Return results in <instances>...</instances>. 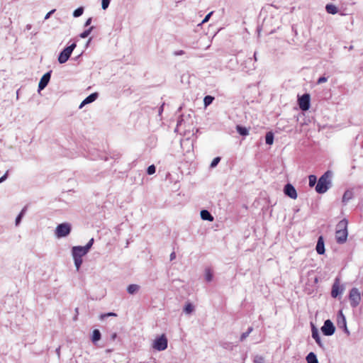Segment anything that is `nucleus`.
I'll use <instances>...</instances> for the list:
<instances>
[{"label":"nucleus","instance_id":"obj_1","mask_svg":"<svg viewBox=\"0 0 363 363\" xmlns=\"http://www.w3.org/2000/svg\"><path fill=\"white\" fill-rule=\"evenodd\" d=\"M331 173L330 171L325 172L318 179L315 186V191L318 194L325 193L330 187Z\"/></svg>","mask_w":363,"mask_h":363},{"label":"nucleus","instance_id":"obj_2","mask_svg":"<svg viewBox=\"0 0 363 363\" xmlns=\"http://www.w3.org/2000/svg\"><path fill=\"white\" fill-rule=\"evenodd\" d=\"M87 252H88L82 246L73 247L72 255L77 271L79 269V267L82 263V257L84 256Z\"/></svg>","mask_w":363,"mask_h":363},{"label":"nucleus","instance_id":"obj_3","mask_svg":"<svg viewBox=\"0 0 363 363\" xmlns=\"http://www.w3.org/2000/svg\"><path fill=\"white\" fill-rule=\"evenodd\" d=\"M346 224V222L342 220L337 225V229L335 232V238L337 242L340 244L344 243L347 238Z\"/></svg>","mask_w":363,"mask_h":363},{"label":"nucleus","instance_id":"obj_4","mask_svg":"<svg viewBox=\"0 0 363 363\" xmlns=\"http://www.w3.org/2000/svg\"><path fill=\"white\" fill-rule=\"evenodd\" d=\"M76 43H72L69 46L65 48L59 55L58 61L60 64L66 62L69 58L74 49L76 48Z\"/></svg>","mask_w":363,"mask_h":363},{"label":"nucleus","instance_id":"obj_5","mask_svg":"<svg viewBox=\"0 0 363 363\" xmlns=\"http://www.w3.org/2000/svg\"><path fill=\"white\" fill-rule=\"evenodd\" d=\"M152 347L157 351L164 350L167 347V339L165 335L162 334L157 337L152 344Z\"/></svg>","mask_w":363,"mask_h":363},{"label":"nucleus","instance_id":"obj_6","mask_svg":"<svg viewBox=\"0 0 363 363\" xmlns=\"http://www.w3.org/2000/svg\"><path fill=\"white\" fill-rule=\"evenodd\" d=\"M71 231V225L67 223L58 225L55 230V235L57 238H62L68 235Z\"/></svg>","mask_w":363,"mask_h":363},{"label":"nucleus","instance_id":"obj_7","mask_svg":"<svg viewBox=\"0 0 363 363\" xmlns=\"http://www.w3.org/2000/svg\"><path fill=\"white\" fill-rule=\"evenodd\" d=\"M349 299L352 307H357L361 301L360 293L356 288H352L350 291Z\"/></svg>","mask_w":363,"mask_h":363},{"label":"nucleus","instance_id":"obj_8","mask_svg":"<svg viewBox=\"0 0 363 363\" xmlns=\"http://www.w3.org/2000/svg\"><path fill=\"white\" fill-rule=\"evenodd\" d=\"M298 103L300 108L302 111H307L310 108V95L305 94L298 99Z\"/></svg>","mask_w":363,"mask_h":363},{"label":"nucleus","instance_id":"obj_9","mask_svg":"<svg viewBox=\"0 0 363 363\" xmlns=\"http://www.w3.org/2000/svg\"><path fill=\"white\" fill-rule=\"evenodd\" d=\"M321 330L325 335L330 336L335 333V328L330 320H326Z\"/></svg>","mask_w":363,"mask_h":363},{"label":"nucleus","instance_id":"obj_10","mask_svg":"<svg viewBox=\"0 0 363 363\" xmlns=\"http://www.w3.org/2000/svg\"><path fill=\"white\" fill-rule=\"evenodd\" d=\"M343 288L340 284L339 279H336L332 287L331 296L333 298L337 297V296L342 293Z\"/></svg>","mask_w":363,"mask_h":363},{"label":"nucleus","instance_id":"obj_11","mask_svg":"<svg viewBox=\"0 0 363 363\" xmlns=\"http://www.w3.org/2000/svg\"><path fill=\"white\" fill-rule=\"evenodd\" d=\"M284 194L287 195L289 197L296 199L297 198V192L294 186L291 184H287L284 186Z\"/></svg>","mask_w":363,"mask_h":363},{"label":"nucleus","instance_id":"obj_12","mask_svg":"<svg viewBox=\"0 0 363 363\" xmlns=\"http://www.w3.org/2000/svg\"><path fill=\"white\" fill-rule=\"evenodd\" d=\"M50 79V73H45L40 79V82L38 84L39 90H43L48 84Z\"/></svg>","mask_w":363,"mask_h":363},{"label":"nucleus","instance_id":"obj_13","mask_svg":"<svg viewBox=\"0 0 363 363\" xmlns=\"http://www.w3.org/2000/svg\"><path fill=\"white\" fill-rule=\"evenodd\" d=\"M315 249L318 254L319 255H323L325 253V246L323 236H320L318 238Z\"/></svg>","mask_w":363,"mask_h":363},{"label":"nucleus","instance_id":"obj_14","mask_svg":"<svg viewBox=\"0 0 363 363\" xmlns=\"http://www.w3.org/2000/svg\"><path fill=\"white\" fill-rule=\"evenodd\" d=\"M98 96L97 93H94L90 94L89 96H87L81 104L80 108L82 107L84 105L91 103L94 101Z\"/></svg>","mask_w":363,"mask_h":363},{"label":"nucleus","instance_id":"obj_15","mask_svg":"<svg viewBox=\"0 0 363 363\" xmlns=\"http://www.w3.org/2000/svg\"><path fill=\"white\" fill-rule=\"evenodd\" d=\"M312 337L320 347H323L318 331L315 327L312 328Z\"/></svg>","mask_w":363,"mask_h":363},{"label":"nucleus","instance_id":"obj_16","mask_svg":"<svg viewBox=\"0 0 363 363\" xmlns=\"http://www.w3.org/2000/svg\"><path fill=\"white\" fill-rule=\"evenodd\" d=\"M201 217L204 220L213 221V216L206 210H202L201 211Z\"/></svg>","mask_w":363,"mask_h":363},{"label":"nucleus","instance_id":"obj_17","mask_svg":"<svg viewBox=\"0 0 363 363\" xmlns=\"http://www.w3.org/2000/svg\"><path fill=\"white\" fill-rule=\"evenodd\" d=\"M325 9L328 13L335 14L338 12L337 8L333 4H327Z\"/></svg>","mask_w":363,"mask_h":363},{"label":"nucleus","instance_id":"obj_18","mask_svg":"<svg viewBox=\"0 0 363 363\" xmlns=\"http://www.w3.org/2000/svg\"><path fill=\"white\" fill-rule=\"evenodd\" d=\"M308 363H318V359L313 352H310L306 357Z\"/></svg>","mask_w":363,"mask_h":363},{"label":"nucleus","instance_id":"obj_19","mask_svg":"<svg viewBox=\"0 0 363 363\" xmlns=\"http://www.w3.org/2000/svg\"><path fill=\"white\" fill-rule=\"evenodd\" d=\"M352 196H353V193L350 190H347L343 194L342 202L343 203L348 202L352 198Z\"/></svg>","mask_w":363,"mask_h":363},{"label":"nucleus","instance_id":"obj_20","mask_svg":"<svg viewBox=\"0 0 363 363\" xmlns=\"http://www.w3.org/2000/svg\"><path fill=\"white\" fill-rule=\"evenodd\" d=\"M236 130L241 135H243V136L247 135L249 133L247 128H246L245 127L240 126V125H237Z\"/></svg>","mask_w":363,"mask_h":363},{"label":"nucleus","instance_id":"obj_21","mask_svg":"<svg viewBox=\"0 0 363 363\" xmlns=\"http://www.w3.org/2000/svg\"><path fill=\"white\" fill-rule=\"evenodd\" d=\"M139 289V286L136 284H130L128 286L127 291L130 294H133Z\"/></svg>","mask_w":363,"mask_h":363},{"label":"nucleus","instance_id":"obj_22","mask_svg":"<svg viewBox=\"0 0 363 363\" xmlns=\"http://www.w3.org/2000/svg\"><path fill=\"white\" fill-rule=\"evenodd\" d=\"M265 140H266V143L268 145H272L273 143L274 135L272 132H268L266 134Z\"/></svg>","mask_w":363,"mask_h":363},{"label":"nucleus","instance_id":"obj_23","mask_svg":"<svg viewBox=\"0 0 363 363\" xmlns=\"http://www.w3.org/2000/svg\"><path fill=\"white\" fill-rule=\"evenodd\" d=\"M101 339V333L99 332V330H94L93 331V335H92V337H91V340L94 342L99 340Z\"/></svg>","mask_w":363,"mask_h":363},{"label":"nucleus","instance_id":"obj_24","mask_svg":"<svg viewBox=\"0 0 363 363\" xmlns=\"http://www.w3.org/2000/svg\"><path fill=\"white\" fill-rule=\"evenodd\" d=\"M214 99V97L211 96H206L203 99V104H204V106L206 107L208 106H209L213 101Z\"/></svg>","mask_w":363,"mask_h":363},{"label":"nucleus","instance_id":"obj_25","mask_svg":"<svg viewBox=\"0 0 363 363\" xmlns=\"http://www.w3.org/2000/svg\"><path fill=\"white\" fill-rule=\"evenodd\" d=\"M308 181H309V186L311 187H313L315 185L317 182V178L315 175H310L308 177Z\"/></svg>","mask_w":363,"mask_h":363},{"label":"nucleus","instance_id":"obj_26","mask_svg":"<svg viewBox=\"0 0 363 363\" xmlns=\"http://www.w3.org/2000/svg\"><path fill=\"white\" fill-rule=\"evenodd\" d=\"M206 279L207 281H211L213 279V273L211 269H206Z\"/></svg>","mask_w":363,"mask_h":363},{"label":"nucleus","instance_id":"obj_27","mask_svg":"<svg viewBox=\"0 0 363 363\" xmlns=\"http://www.w3.org/2000/svg\"><path fill=\"white\" fill-rule=\"evenodd\" d=\"M184 310L186 313L189 314L193 311L194 306H192L191 303H188L186 304Z\"/></svg>","mask_w":363,"mask_h":363},{"label":"nucleus","instance_id":"obj_28","mask_svg":"<svg viewBox=\"0 0 363 363\" xmlns=\"http://www.w3.org/2000/svg\"><path fill=\"white\" fill-rule=\"evenodd\" d=\"M83 12H84L83 7H79V8L77 9L76 10H74V11L73 13V16L74 17H79L82 15Z\"/></svg>","mask_w":363,"mask_h":363},{"label":"nucleus","instance_id":"obj_29","mask_svg":"<svg viewBox=\"0 0 363 363\" xmlns=\"http://www.w3.org/2000/svg\"><path fill=\"white\" fill-rule=\"evenodd\" d=\"M93 28H94V27H93V26H91V27H90L89 29H87V30H84L83 33H82L80 34V37H81L82 38H86V37L90 34V33L91 32V30H93Z\"/></svg>","mask_w":363,"mask_h":363},{"label":"nucleus","instance_id":"obj_30","mask_svg":"<svg viewBox=\"0 0 363 363\" xmlns=\"http://www.w3.org/2000/svg\"><path fill=\"white\" fill-rule=\"evenodd\" d=\"M155 171H156L155 166L154 164H152V165H150V166L147 167V173L149 175H152V174H155Z\"/></svg>","mask_w":363,"mask_h":363},{"label":"nucleus","instance_id":"obj_31","mask_svg":"<svg viewBox=\"0 0 363 363\" xmlns=\"http://www.w3.org/2000/svg\"><path fill=\"white\" fill-rule=\"evenodd\" d=\"M252 328H249L248 330L246 333H243L241 335L240 340L242 341L243 340H245L249 335V334L252 332Z\"/></svg>","mask_w":363,"mask_h":363},{"label":"nucleus","instance_id":"obj_32","mask_svg":"<svg viewBox=\"0 0 363 363\" xmlns=\"http://www.w3.org/2000/svg\"><path fill=\"white\" fill-rule=\"evenodd\" d=\"M220 158L219 157H215L211 163V167H215L220 162Z\"/></svg>","mask_w":363,"mask_h":363},{"label":"nucleus","instance_id":"obj_33","mask_svg":"<svg viewBox=\"0 0 363 363\" xmlns=\"http://www.w3.org/2000/svg\"><path fill=\"white\" fill-rule=\"evenodd\" d=\"M110 0H101V7L103 9H106L108 7Z\"/></svg>","mask_w":363,"mask_h":363},{"label":"nucleus","instance_id":"obj_34","mask_svg":"<svg viewBox=\"0 0 363 363\" xmlns=\"http://www.w3.org/2000/svg\"><path fill=\"white\" fill-rule=\"evenodd\" d=\"M94 243V239L91 238L89 242L86 244V246L83 247L87 252H89V249L91 248V247L92 246Z\"/></svg>","mask_w":363,"mask_h":363},{"label":"nucleus","instance_id":"obj_35","mask_svg":"<svg viewBox=\"0 0 363 363\" xmlns=\"http://www.w3.org/2000/svg\"><path fill=\"white\" fill-rule=\"evenodd\" d=\"M24 213V209L22 210V211L20 213V214L17 216L16 219V225H18L21 220V218L23 216V214Z\"/></svg>","mask_w":363,"mask_h":363},{"label":"nucleus","instance_id":"obj_36","mask_svg":"<svg viewBox=\"0 0 363 363\" xmlns=\"http://www.w3.org/2000/svg\"><path fill=\"white\" fill-rule=\"evenodd\" d=\"M108 316H117V315L114 313H108L101 315V319H104L106 317Z\"/></svg>","mask_w":363,"mask_h":363},{"label":"nucleus","instance_id":"obj_37","mask_svg":"<svg viewBox=\"0 0 363 363\" xmlns=\"http://www.w3.org/2000/svg\"><path fill=\"white\" fill-rule=\"evenodd\" d=\"M254 363H264V358L262 357H256Z\"/></svg>","mask_w":363,"mask_h":363},{"label":"nucleus","instance_id":"obj_38","mask_svg":"<svg viewBox=\"0 0 363 363\" xmlns=\"http://www.w3.org/2000/svg\"><path fill=\"white\" fill-rule=\"evenodd\" d=\"M327 80H328V79H327L326 77H320V78L318 79L317 83H318V84H322V83H324V82H327Z\"/></svg>","mask_w":363,"mask_h":363},{"label":"nucleus","instance_id":"obj_39","mask_svg":"<svg viewBox=\"0 0 363 363\" xmlns=\"http://www.w3.org/2000/svg\"><path fill=\"white\" fill-rule=\"evenodd\" d=\"M212 13L213 12H210L208 14H207L204 19L202 21V23H206L209 20Z\"/></svg>","mask_w":363,"mask_h":363},{"label":"nucleus","instance_id":"obj_40","mask_svg":"<svg viewBox=\"0 0 363 363\" xmlns=\"http://www.w3.org/2000/svg\"><path fill=\"white\" fill-rule=\"evenodd\" d=\"M54 11H55V10H52V11H50V12H48V13L46 14V16H45V19H48V18L50 17V15H51Z\"/></svg>","mask_w":363,"mask_h":363},{"label":"nucleus","instance_id":"obj_41","mask_svg":"<svg viewBox=\"0 0 363 363\" xmlns=\"http://www.w3.org/2000/svg\"><path fill=\"white\" fill-rule=\"evenodd\" d=\"M6 177H7V174L6 173L4 176H2V177L0 178V183H1L2 182H4V181L6 179Z\"/></svg>","mask_w":363,"mask_h":363},{"label":"nucleus","instance_id":"obj_42","mask_svg":"<svg viewBox=\"0 0 363 363\" xmlns=\"http://www.w3.org/2000/svg\"><path fill=\"white\" fill-rule=\"evenodd\" d=\"M175 257H176V254H175V252H172V253H171V255H170V259H171V260H172V259H175Z\"/></svg>","mask_w":363,"mask_h":363},{"label":"nucleus","instance_id":"obj_43","mask_svg":"<svg viewBox=\"0 0 363 363\" xmlns=\"http://www.w3.org/2000/svg\"><path fill=\"white\" fill-rule=\"evenodd\" d=\"M91 18H88L85 23V26H89L91 23Z\"/></svg>","mask_w":363,"mask_h":363},{"label":"nucleus","instance_id":"obj_44","mask_svg":"<svg viewBox=\"0 0 363 363\" xmlns=\"http://www.w3.org/2000/svg\"><path fill=\"white\" fill-rule=\"evenodd\" d=\"M183 54H184V52L183 50H179V51L175 52L176 55H183Z\"/></svg>","mask_w":363,"mask_h":363},{"label":"nucleus","instance_id":"obj_45","mask_svg":"<svg viewBox=\"0 0 363 363\" xmlns=\"http://www.w3.org/2000/svg\"><path fill=\"white\" fill-rule=\"evenodd\" d=\"M340 315L342 316V318H343V320H344V321H345V318H344V316H343V315H342V311H340Z\"/></svg>","mask_w":363,"mask_h":363}]
</instances>
